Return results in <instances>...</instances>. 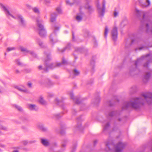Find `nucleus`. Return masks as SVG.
<instances>
[{"label": "nucleus", "instance_id": "obj_33", "mask_svg": "<svg viewBox=\"0 0 152 152\" xmlns=\"http://www.w3.org/2000/svg\"><path fill=\"white\" fill-rule=\"evenodd\" d=\"M66 2L67 4H68L71 6L73 5L74 4V3H70L69 1V0H66Z\"/></svg>", "mask_w": 152, "mask_h": 152}, {"label": "nucleus", "instance_id": "obj_32", "mask_svg": "<svg viewBox=\"0 0 152 152\" xmlns=\"http://www.w3.org/2000/svg\"><path fill=\"white\" fill-rule=\"evenodd\" d=\"M40 129L43 131H45L46 130V129L42 126H40Z\"/></svg>", "mask_w": 152, "mask_h": 152}, {"label": "nucleus", "instance_id": "obj_27", "mask_svg": "<svg viewBox=\"0 0 152 152\" xmlns=\"http://www.w3.org/2000/svg\"><path fill=\"white\" fill-rule=\"evenodd\" d=\"M50 41L52 42V43L55 42H57V41L55 39H53L51 37V36L50 37Z\"/></svg>", "mask_w": 152, "mask_h": 152}, {"label": "nucleus", "instance_id": "obj_15", "mask_svg": "<svg viewBox=\"0 0 152 152\" xmlns=\"http://www.w3.org/2000/svg\"><path fill=\"white\" fill-rule=\"evenodd\" d=\"M2 7L3 8L4 10V11L6 12V13L7 15V16H8V15H9L11 16L13 18H15L10 13L8 10L4 6L2 5Z\"/></svg>", "mask_w": 152, "mask_h": 152}, {"label": "nucleus", "instance_id": "obj_13", "mask_svg": "<svg viewBox=\"0 0 152 152\" xmlns=\"http://www.w3.org/2000/svg\"><path fill=\"white\" fill-rule=\"evenodd\" d=\"M57 16L56 13H52L51 15L50 21L52 22H53L56 20V18Z\"/></svg>", "mask_w": 152, "mask_h": 152}, {"label": "nucleus", "instance_id": "obj_22", "mask_svg": "<svg viewBox=\"0 0 152 152\" xmlns=\"http://www.w3.org/2000/svg\"><path fill=\"white\" fill-rule=\"evenodd\" d=\"M70 47V45L69 44H68L67 45V46H66L65 48H64L61 50L60 51L61 53H63V52H64L67 48H69V47Z\"/></svg>", "mask_w": 152, "mask_h": 152}, {"label": "nucleus", "instance_id": "obj_55", "mask_svg": "<svg viewBox=\"0 0 152 152\" xmlns=\"http://www.w3.org/2000/svg\"><path fill=\"white\" fill-rule=\"evenodd\" d=\"M133 42H134L133 40H132V43H133Z\"/></svg>", "mask_w": 152, "mask_h": 152}, {"label": "nucleus", "instance_id": "obj_46", "mask_svg": "<svg viewBox=\"0 0 152 152\" xmlns=\"http://www.w3.org/2000/svg\"><path fill=\"white\" fill-rule=\"evenodd\" d=\"M42 66L40 65L38 66V69H42Z\"/></svg>", "mask_w": 152, "mask_h": 152}, {"label": "nucleus", "instance_id": "obj_5", "mask_svg": "<svg viewBox=\"0 0 152 152\" xmlns=\"http://www.w3.org/2000/svg\"><path fill=\"white\" fill-rule=\"evenodd\" d=\"M149 55L150 54H148L145 56H142L140 58L137 59V60L136 61L135 63L136 67H137V63L139 61L145 59L146 60H147L148 61L145 64H144V67L147 70L148 69V63L152 62V59H150Z\"/></svg>", "mask_w": 152, "mask_h": 152}, {"label": "nucleus", "instance_id": "obj_37", "mask_svg": "<svg viewBox=\"0 0 152 152\" xmlns=\"http://www.w3.org/2000/svg\"><path fill=\"white\" fill-rule=\"evenodd\" d=\"M109 126V124L108 123H107L105 126L104 127V129H106Z\"/></svg>", "mask_w": 152, "mask_h": 152}, {"label": "nucleus", "instance_id": "obj_54", "mask_svg": "<svg viewBox=\"0 0 152 152\" xmlns=\"http://www.w3.org/2000/svg\"><path fill=\"white\" fill-rule=\"evenodd\" d=\"M13 152H18V151L17 150H15L13 151Z\"/></svg>", "mask_w": 152, "mask_h": 152}, {"label": "nucleus", "instance_id": "obj_9", "mask_svg": "<svg viewBox=\"0 0 152 152\" xmlns=\"http://www.w3.org/2000/svg\"><path fill=\"white\" fill-rule=\"evenodd\" d=\"M139 2L140 5L143 7H146L150 4L148 0H139Z\"/></svg>", "mask_w": 152, "mask_h": 152}, {"label": "nucleus", "instance_id": "obj_29", "mask_svg": "<svg viewBox=\"0 0 152 152\" xmlns=\"http://www.w3.org/2000/svg\"><path fill=\"white\" fill-rule=\"evenodd\" d=\"M37 42L38 43L39 46L42 47V45H43V44L42 42H40V40L39 39L37 40Z\"/></svg>", "mask_w": 152, "mask_h": 152}, {"label": "nucleus", "instance_id": "obj_47", "mask_svg": "<svg viewBox=\"0 0 152 152\" xmlns=\"http://www.w3.org/2000/svg\"><path fill=\"white\" fill-rule=\"evenodd\" d=\"M15 72L16 73H20V71L18 70H16L15 71Z\"/></svg>", "mask_w": 152, "mask_h": 152}, {"label": "nucleus", "instance_id": "obj_18", "mask_svg": "<svg viewBox=\"0 0 152 152\" xmlns=\"http://www.w3.org/2000/svg\"><path fill=\"white\" fill-rule=\"evenodd\" d=\"M85 7L89 11H91L93 10L92 8L88 4H86L85 6Z\"/></svg>", "mask_w": 152, "mask_h": 152}, {"label": "nucleus", "instance_id": "obj_53", "mask_svg": "<svg viewBox=\"0 0 152 152\" xmlns=\"http://www.w3.org/2000/svg\"><path fill=\"white\" fill-rule=\"evenodd\" d=\"M49 96L50 97L52 96H53V95L52 94H49Z\"/></svg>", "mask_w": 152, "mask_h": 152}, {"label": "nucleus", "instance_id": "obj_30", "mask_svg": "<svg viewBox=\"0 0 152 152\" xmlns=\"http://www.w3.org/2000/svg\"><path fill=\"white\" fill-rule=\"evenodd\" d=\"M15 49V48L14 47H11V48L9 47V48H7V51H10L11 50H14Z\"/></svg>", "mask_w": 152, "mask_h": 152}, {"label": "nucleus", "instance_id": "obj_52", "mask_svg": "<svg viewBox=\"0 0 152 152\" xmlns=\"http://www.w3.org/2000/svg\"><path fill=\"white\" fill-rule=\"evenodd\" d=\"M97 142V140L94 141V144L95 145V144H96V143Z\"/></svg>", "mask_w": 152, "mask_h": 152}, {"label": "nucleus", "instance_id": "obj_11", "mask_svg": "<svg viewBox=\"0 0 152 152\" xmlns=\"http://www.w3.org/2000/svg\"><path fill=\"white\" fill-rule=\"evenodd\" d=\"M20 49L21 51L23 52H29L34 57H36V55L33 52H29L28 50L27 49L24 48L22 47H20Z\"/></svg>", "mask_w": 152, "mask_h": 152}, {"label": "nucleus", "instance_id": "obj_7", "mask_svg": "<svg viewBox=\"0 0 152 152\" xmlns=\"http://www.w3.org/2000/svg\"><path fill=\"white\" fill-rule=\"evenodd\" d=\"M105 2L103 1L102 3V7L101 8L99 3H97V4L96 6L97 8L98 11L99 16H103L104 15L105 9Z\"/></svg>", "mask_w": 152, "mask_h": 152}, {"label": "nucleus", "instance_id": "obj_8", "mask_svg": "<svg viewBox=\"0 0 152 152\" xmlns=\"http://www.w3.org/2000/svg\"><path fill=\"white\" fill-rule=\"evenodd\" d=\"M111 34L113 39L114 41H115L118 37L117 28L116 27H114L111 31Z\"/></svg>", "mask_w": 152, "mask_h": 152}, {"label": "nucleus", "instance_id": "obj_45", "mask_svg": "<svg viewBox=\"0 0 152 152\" xmlns=\"http://www.w3.org/2000/svg\"><path fill=\"white\" fill-rule=\"evenodd\" d=\"M23 142L24 144L25 145H26L27 143V142L26 141H23Z\"/></svg>", "mask_w": 152, "mask_h": 152}, {"label": "nucleus", "instance_id": "obj_38", "mask_svg": "<svg viewBox=\"0 0 152 152\" xmlns=\"http://www.w3.org/2000/svg\"><path fill=\"white\" fill-rule=\"evenodd\" d=\"M27 85L29 87L31 88L32 86V83L30 82H28V83Z\"/></svg>", "mask_w": 152, "mask_h": 152}, {"label": "nucleus", "instance_id": "obj_50", "mask_svg": "<svg viewBox=\"0 0 152 152\" xmlns=\"http://www.w3.org/2000/svg\"><path fill=\"white\" fill-rule=\"evenodd\" d=\"M144 47H140L139 48V49L140 50H141V49H142V48H144Z\"/></svg>", "mask_w": 152, "mask_h": 152}, {"label": "nucleus", "instance_id": "obj_24", "mask_svg": "<svg viewBox=\"0 0 152 152\" xmlns=\"http://www.w3.org/2000/svg\"><path fill=\"white\" fill-rule=\"evenodd\" d=\"M59 27L57 26H55L54 27V32H56L57 31L59 30Z\"/></svg>", "mask_w": 152, "mask_h": 152}, {"label": "nucleus", "instance_id": "obj_20", "mask_svg": "<svg viewBox=\"0 0 152 152\" xmlns=\"http://www.w3.org/2000/svg\"><path fill=\"white\" fill-rule=\"evenodd\" d=\"M108 32V29L107 26H106L105 29L104 33V37L105 38H106L107 33Z\"/></svg>", "mask_w": 152, "mask_h": 152}, {"label": "nucleus", "instance_id": "obj_51", "mask_svg": "<svg viewBox=\"0 0 152 152\" xmlns=\"http://www.w3.org/2000/svg\"><path fill=\"white\" fill-rule=\"evenodd\" d=\"M66 145L65 144H63L62 145V147H64L66 146Z\"/></svg>", "mask_w": 152, "mask_h": 152}, {"label": "nucleus", "instance_id": "obj_39", "mask_svg": "<svg viewBox=\"0 0 152 152\" xmlns=\"http://www.w3.org/2000/svg\"><path fill=\"white\" fill-rule=\"evenodd\" d=\"M118 13L116 11H115L114 12V15L115 17H116L118 15Z\"/></svg>", "mask_w": 152, "mask_h": 152}, {"label": "nucleus", "instance_id": "obj_28", "mask_svg": "<svg viewBox=\"0 0 152 152\" xmlns=\"http://www.w3.org/2000/svg\"><path fill=\"white\" fill-rule=\"evenodd\" d=\"M18 18L20 20L21 23L23 24H24V20H23L22 16H18Z\"/></svg>", "mask_w": 152, "mask_h": 152}, {"label": "nucleus", "instance_id": "obj_41", "mask_svg": "<svg viewBox=\"0 0 152 152\" xmlns=\"http://www.w3.org/2000/svg\"><path fill=\"white\" fill-rule=\"evenodd\" d=\"M52 84L51 82L49 80H48V82L47 83V85L49 86L51 85Z\"/></svg>", "mask_w": 152, "mask_h": 152}, {"label": "nucleus", "instance_id": "obj_35", "mask_svg": "<svg viewBox=\"0 0 152 152\" xmlns=\"http://www.w3.org/2000/svg\"><path fill=\"white\" fill-rule=\"evenodd\" d=\"M115 114V112H112L111 113H110L109 114V116H113Z\"/></svg>", "mask_w": 152, "mask_h": 152}, {"label": "nucleus", "instance_id": "obj_31", "mask_svg": "<svg viewBox=\"0 0 152 152\" xmlns=\"http://www.w3.org/2000/svg\"><path fill=\"white\" fill-rule=\"evenodd\" d=\"M56 11L59 14H61V10L60 7H58L56 9Z\"/></svg>", "mask_w": 152, "mask_h": 152}, {"label": "nucleus", "instance_id": "obj_10", "mask_svg": "<svg viewBox=\"0 0 152 152\" xmlns=\"http://www.w3.org/2000/svg\"><path fill=\"white\" fill-rule=\"evenodd\" d=\"M15 88L21 92L26 93L28 92V90L23 86H16Z\"/></svg>", "mask_w": 152, "mask_h": 152}, {"label": "nucleus", "instance_id": "obj_56", "mask_svg": "<svg viewBox=\"0 0 152 152\" xmlns=\"http://www.w3.org/2000/svg\"><path fill=\"white\" fill-rule=\"evenodd\" d=\"M1 89H0V93H1Z\"/></svg>", "mask_w": 152, "mask_h": 152}, {"label": "nucleus", "instance_id": "obj_1", "mask_svg": "<svg viewBox=\"0 0 152 152\" xmlns=\"http://www.w3.org/2000/svg\"><path fill=\"white\" fill-rule=\"evenodd\" d=\"M142 96L144 99H142L141 97L133 98L130 102H125L122 107V109H126L129 107L135 109L139 108L143 105L145 101L148 104L152 103V94L148 92L143 94Z\"/></svg>", "mask_w": 152, "mask_h": 152}, {"label": "nucleus", "instance_id": "obj_17", "mask_svg": "<svg viewBox=\"0 0 152 152\" xmlns=\"http://www.w3.org/2000/svg\"><path fill=\"white\" fill-rule=\"evenodd\" d=\"M151 76V73L150 72H146V75L144 76V78L146 80H148Z\"/></svg>", "mask_w": 152, "mask_h": 152}, {"label": "nucleus", "instance_id": "obj_14", "mask_svg": "<svg viewBox=\"0 0 152 152\" xmlns=\"http://www.w3.org/2000/svg\"><path fill=\"white\" fill-rule=\"evenodd\" d=\"M28 109L30 110H36V106L34 104H28L27 105Z\"/></svg>", "mask_w": 152, "mask_h": 152}, {"label": "nucleus", "instance_id": "obj_4", "mask_svg": "<svg viewBox=\"0 0 152 152\" xmlns=\"http://www.w3.org/2000/svg\"><path fill=\"white\" fill-rule=\"evenodd\" d=\"M36 21L38 27L39 34L41 37H44L46 35V32L43 25L41 23L42 20L38 19H37Z\"/></svg>", "mask_w": 152, "mask_h": 152}, {"label": "nucleus", "instance_id": "obj_25", "mask_svg": "<svg viewBox=\"0 0 152 152\" xmlns=\"http://www.w3.org/2000/svg\"><path fill=\"white\" fill-rule=\"evenodd\" d=\"M15 107L18 109V110L19 111H21L22 110V109L19 106L17 105H15Z\"/></svg>", "mask_w": 152, "mask_h": 152}, {"label": "nucleus", "instance_id": "obj_23", "mask_svg": "<svg viewBox=\"0 0 152 152\" xmlns=\"http://www.w3.org/2000/svg\"><path fill=\"white\" fill-rule=\"evenodd\" d=\"M44 53L45 55L46 56L47 58V60H45V62H46L48 60H49L50 59V54H48L46 53H45V52Z\"/></svg>", "mask_w": 152, "mask_h": 152}, {"label": "nucleus", "instance_id": "obj_36", "mask_svg": "<svg viewBox=\"0 0 152 152\" xmlns=\"http://www.w3.org/2000/svg\"><path fill=\"white\" fill-rule=\"evenodd\" d=\"M0 129L3 130H6L7 128L5 127H4L2 126H0Z\"/></svg>", "mask_w": 152, "mask_h": 152}, {"label": "nucleus", "instance_id": "obj_42", "mask_svg": "<svg viewBox=\"0 0 152 152\" xmlns=\"http://www.w3.org/2000/svg\"><path fill=\"white\" fill-rule=\"evenodd\" d=\"M16 63L18 65H21V64L20 62L18 60H16Z\"/></svg>", "mask_w": 152, "mask_h": 152}, {"label": "nucleus", "instance_id": "obj_48", "mask_svg": "<svg viewBox=\"0 0 152 152\" xmlns=\"http://www.w3.org/2000/svg\"><path fill=\"white\" fill-rule=\"evenodd\" d=\"M72 39H74V34L73 33V32H72Z\"/></svg>", "mask_w": 152, "mask_h": 152}, {"label": "nucleus", "instance_id": "obj_2", "mask_svg": "<svg viewBox=\"0 0 152 152\" xmlns=\"http://www.w3.org/2000/svg\"><path fill=\"white\" fill-rule=\"evenodd\" d=\"M135 12L137 16L140 14L143 15V18L141 21L142 23H146V27L147 32H150L152 34V22L149 20L148 18L146 17V13L140 11L137 9H136Z\"/></svg>", "mask_w": 152, "mask_h": 152}, {"label": "nucleus", "instance_id": "obj_16", "mask_svg": "<svg viewBox=\"0 0 152 152\" xmlns=\"http://www.w3.org/2000/svg\"><path fill=\"white\" fill-rule=\"evenodd\" d=\"M41 142L45 146H48L49 144V142L46 140L44 139H41Z\"/></svg>", "mask_w": 152, "mask_h": 152}, {"label": "nucleus", "instance_id": "obj_43", "mask_svg": "<svg viewBox=\"0 0 152 152\" xmlns=\"http://www.w3.org/2000/svg\"><path fill=\"white\" fill-rule=\"evenodd\" d=\"M55 101L56 102V103L57 104H58L61 102V101H59L57 99H56V100H55Z\"/></svg>", "mask_w": 152, "mask_h": 152}, {"label": "nucleus", "instance_id": "obj_44", "mask_svg": "<svg viewBox=\"0 0 152 152\" xmlns=\"http://www.w3.org/2000/svg\"><path fill=\"white\" fill-rule=\"evenodd\" d=\"M111 102H110V101H109V103H108V104H109V105L110 106H112L113 105V104H111Z\"/></svg>", "mask_w": 152, "mask_h": 152}, {"label": "nucleus", "instance_id": "obj_26", "mask_svg": "<svg viewBox=\"0 0 152 152\" xmlns=\"http://www.w3.org/2000/svg\"><path fill=\"white\" fill-rule=\"evenodd\" d=\"M74 74L75 75H77L79 74V72L76 69H75L74 70Z\"/></svg>", "mask_w": 152, "mask_h": 152}, {"label": "nucleus", "instance_id": "obj_34", "mask_svg": "<svg viewBox=\"0 0 152 152\" xmlns=\"http://www.w3.org/2000/svg\"><path fill=\"white\" fill-rule=\"evenodd\" d=\"M33 10L34 11L35 13H38L39 12L38 9L36 8H33Z\"/></svg>", "mask_w": 152, "mask_h": 152}, {"label": "nucleus", "instance_id": "obj_19", "mask_svg": "<svg viewBox=\"0 0 152 152\" xmlns=\"http://www.w3.org/2000/svg\"><path fill=\"white\" fill-rule=\"evenodd\" d=\"M39 102L42 104H46V102L44 100L43 98L41 97H40L39 99Z\"/></svg>", "mask_w": 152, "mask_h": 152}, {"label": "nucleus", "instance_id": "obj_6", "mask_svg": "<svg viewBox=\"0 0 152 152\" xmlns=\"http://www.w3.org/2000/svg\"><path fill=\"white\" fill-rule=\"evenodd\" d=\"M67 64V61L64 59V58L62 59V62L61 63H57L56 64L53 63L51 64L50 65L47 66V65L46 69H45V70L46 71H47L48 69V68H50L51 69H53L56 67H60V66L62 64Z\"/></svg>", "mask_w": 152, "mask_h": 152}, {"label": "nucleus", "instance_id": "obj_57", "mask_svg": "<svg viewBox=\"0 0 152 152\" xmlns=\"http://www.w3.org/2000/svg\"><path fill=\"white\" fill-rule=\"evenodd\" d=\"M119 121H120L121 120H120V119H119Z\"/></svg>", "mask_w": 152, "mask_h": 152}, {"label": "nucleus", "instance_id": "obj_3", "mask_svg": "<svg viewBox=\"0 0 152 152\" xmlns=\"http://www.w3.org/2000/svg\"><path fill=\"white\" fill-rule=\"evenodd\" d=\"M125 146L124 143L121 142H119L115 145L112 141H109L106 143V146L109 150H112L114 149L115 152H122Z\"/></svg>", "mask_w": 152, "mask_h": 152}, {"label": "nucleus", "instance_id": "obj_49", "mask_svg": "<svg viewBox=\"0 0 152 152\" xmlns=\"http://www.w3.org/2000/svg\"><path fill=\"white\" fill-rule=\"evenodd\" d=\"M59 114H57L56 115V117L57 118H58V117H59Z\"/></svg>", "mask_w": 152, "mask_h": 152}, {"label": "nucleus", "instance_id": "obj_12", "mask_svg": "<svg viewBox=\"0 0 152 152\" xmlns=\"http://www.w3.org/2000/svg\"><path fill=\"white\" fill-rule=\"evenodd\" d=\"M69 95L71 99H73L75 102L77 104H79L80 103V102L78 99H75L74 97V95L73 93L70 92L69 93Z\"/></svg>", "mask_w": 152, "mask_h": 152}, {"label": "nucleus", "instance_id": "obj_40", "mask_svg": "<svg viewBox=\"0 0 152 152\" xmlns=\"http://www.w3.org/2000/svg\"><path fill=\"white\" fill-rule=\"evenodd\" d=\"M39 83L41 84H43L45 83V82L42 80H40L39 81Z\"/></svg>", "mask_w": 152, "mask_h": 152}, {"label": "nucleus", "instance_id": "obj_21", "mask_svg": "<svg viewBox=\"0 0 152 152\" xmlns=\"http://www.w3.org/2000/svg\"><path fill=\"white\" fill-rule=\"evenodd\" d=\"M82 17L79 15H77L76 18V20L78 21H80L82 20Z\"/></svg>", "mask_w": 152, "mask_h": 152}]
</instances>
